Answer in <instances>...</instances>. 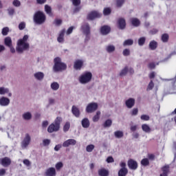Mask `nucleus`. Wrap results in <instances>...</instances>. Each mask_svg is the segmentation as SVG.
I'll list each match as a JSON object with an SVG mask.
<instances>
[{
    "label": "nucleus",
    "mask_w": 176,
    "mask_h": 176,
    "mask_svg": "<svg viewBox=\"0 0 176 176\" xmlns=\"http://www.w3.org/2000/svg\"><path fill=\"white\" fill-rule=\"evenodd\" d=\"M29 36L25 34L22 38H19L16 42V52L18 54H23L24 52L30 50V43L28 41Z\"/></svg>",
    "instance_id": "obj_1"
},
{
    "label": "nucleus",
    "mask_w": 176,
    "mask_h": 176,
    "mask_svg": "<svg viewBox=\"0 0 176 176\" xmlns=\"http://www.w3.org/2000/svg\"><path fill=\"white\" fill-rule=\"evenodd\" d=\"M53 72H63L67 69V64L61 61V58L56 57L54 59Z\"/></svg>",
    "instance_id": "obj_2"
},
{
    "label": "nucleus",
    "mask_w": 176,
    "mask_h": 176,
    "mask_svg": "<svg viewBox=\"0 0 176 176\" xmlns=\"http://www.w3.org/2000/svg\"><path fill=\"white\" fill-rule=\"evenodd\" d=\"M33 21L37 25H42L46 21V14L43 11H36L33 15Z\"/></svg>",
    "instance_id": "obj_3"
},
{
    "label": "nucleus",
    "mask_w": 176,
    "mask_h": 176,
    "mask_svg": "<svg viewBox=\"0 0 176 176\" xmlns=\"http://www.w3.org/2000/svg\"><path fill=\"white\" fill-rule=\"evenodd\" d=\"M63 122V118L61 117H57L53 123H52L47 128L48 133H56L60 130V125Z\"/></svg>",
    "instance_id": "obj_4"
},
{
    "label": "nucleus",
    "mask_w": 176,
    "mask_h": 176,
    "mask_svg": "<svg viewBox=\"0 0 176 176\" xmlns=\"http://www.w3.org/2000/svg\"><path fill=\"white\" fill-rule=\"evenodd\" d=\"M93 78V74L91 72H85L82 73L78 78V82L81 83V85H87V83H90L91 82V79Z\"/></svg>",
    "instance_id": "obj_5"
},
{
    "label": "nucleus",
    "mask_w": 176,
    "mask_h": 176,
    "mask_svg": "<svg viewBox=\"0 0 176 176\" xmlns=\"http://www.w3.org/2000/svg\"><path fill=\"white\" fill-rule=\"evenodd\" d=\"M127 164L124 162H121L120 163V166L121 168L118 170V176H126L129 174V169L126 168Z\"/></svg>",
    "instance_id": "obj_6"
},
{
    "label": "nucleus",
    "mask_w": 176,
    "mask_h": 176,
    "mask_svg": "<svg viewBox=\"0 0 176 176\" xmlns=\"http://www.w3.org/2000/svg\"><path fill=\"white\" fill-rule=\"evenodd\" d=\"M80 30L82 34H91V28H90V24L87 22H82L80 25Z\"/></svg>",
    "instance_id": "obj_7"
},
{
    "label": "nucleus",
    "mask_w": 176,
    "mask_h": 176,
    "mask_svg": "<svg viewBox=\"0 0 176 176\" xmlns=\"http://www.w3.org/2000/svg\"><path fill=\"white\" fill-rule=\"evenodd\" d=\"M102 14H100L98 11L94 10L90 12L87 15V20L88 21H93V20H96V19H100L101 17Z\"/></svg>",
    "instance_id": "obj_8"
},
{
    "label": "nucleus",
    "mask_w": 176,
    "mask_h": 176,
    "mask_svg": "<svg viewBox=\"0 0 176 176\" xmlns=\"http://www.w3.org/2000/svg\"><path fill=\"white\" fill-rule=\"evenodd\" d=\"M97 109H98V104L96 102H91L87 104L85 111L87 113H93V112H95Z\"/></svg>",
    "instance_id": "obj_9"
},
{
    "label": "nucleus",
    "mask_w": 176,
    "mask_h": 176,
    "mask_svg": "<svg viewBox=\"0 0 176 176\" xmlns=\"http://www.w3.org/2000/svg\"><path fill=\"white\" fill-rule=\"evenodd\" d=\"M30 142H31V136L29 133H26L23 140L21 143L22 149H25L30 145Z\"/></svg>",
    "instance_id": "obj_10"
},
{
    "label": "nucleus",
    "mask_w": 176,
    "mask_h": 176,
    "mask_svg": "<svg viewBox=\"0 0 176 176\" xmlns=\"http://www.w3.org/2000/svg\"><path fill=\"white\" fill-rule=\"evenodd\" d=\"M126 19L124 18L120 17L117 20V28L118 30H126Z\"/></svg>",
    "instance_id": "obj_11"
},
{
    "label": "nucleus",
    "mask_w": 176,
    "mask_h": 176,
    "mask_svg": "<svg viewBox=\"0 0 176 176\" xmlns=\"http://www.w3.org/2000/svg\"><path fill=\"white\" fill-rule=\"evenodd\" d=\"M127 166L130 170H137L138 168V162L133 159H129L127 162Z\"/></svg>",
    "instance_id": "obj_12"
},
{
    "label": "nucleus",
    "mask_w": 176,
    "mask_h": 176,
    "mask_svg": "<svg viewBox=\"0 0 176 176\" xmlns=\"http://www.w3.org/2000/svg\"><path fill=\"white\" fill-rule=\"evenodd\" d=\"M100 32L101 35L105 36L111 33V26L104 25L100 27Z\"/></svg>",
    "instance_id": "obj_13"
},
{
    "label": "nucleus",
    "mask_w": 176,
    "mask_h": 176,
    "mask_svg": "<svg viewBox=\"0 0 176 176\" xmlns=\"http://www.w3.org/2000/svg\"><path fill=\"white\" fill-rule=\"evenodd\" d=\"M0 164L3 166V167H9L10 164H12V160L8 157H5L3 158L0 159Z\"/></svg>",
    "instance_id": "obj_14"
},
{
    "label": "nucleus",
    "mask_w": 176,
    "mask_h": 176,
    "mask_svg": "<svg viewBox=\"0 0 176 176\" xmlns=\"http://www.w3.org/2000/svg\"><path fill=\"white\" fill-rule=\"evenodd\" d=\"M45 176H56L57 175V171L56 170V168L50 167L45 170L44 173Z\"/></svg>",
    "instance_id": "obj_15"
},
{
    "label": "nucleus",
    "mask_w": 176,
    "mask_h": 176,
    "mask_svg": "<svg viewBox=\"0 0 176 176\" xmlns=\"http://www.w3.org/2000/svg\"><path fill=\"white\" fill-rule=\"evenodd\" d=\"M125 105L129 109H131L135 105V99L134 98H129L125 101Z\"/></svg>",
    "instance_id": "obj_16"
},
{
    "label": "nucleus",
    "mask_w": 176,
    "mask_h": 176,
    "mask_svg": "<svg viewBox=\"0 0 176 176\" xmlns=\"http://www.w3.org/2000/svg\"><path fill=\"white\" fill-rule=\"evenodd\" d=\"M83 67V60L81 59H78L74 62V68L76 71H80Z\"/></svg>",
    "instance_id": "obj_17"
},
{
    "label": "nucleus",
    "mask_w": 176,
    "mask_h": 176,
    "mask_svg": "<svg viewBox=\"0 0 176 176\" xmlns=\"http://www.w3.org/2000/svg\"><path fill=\"white\" fill-rule=\"evenodd\" d=\"M69 145H76V141L75 139H68L63 143L62 146H63V148H68Z\"/></svg>",
    "instance_id": "obj_18"
},
{
    "label": "nucleus",
    "mask_w": 176,
    "mask_h": 176,
    "mask_svg": "<svg viewBox=\"0 0 176 176\" xmlns=\"http://www.w3.org/2000/svg\"><path fill=\"white\" fill-rule=\"evenodd\" d=\"M10 104V99L5 96L0 98V105L1 107H8Z\"/></svg>",
    "instance_id": "obj_19"
},
{
    "label": "nucleus",
    "mask_w": 176,
    "mask_h": 176,
    "mask_svg": "<svg viewBox=\"0 0 176 176\" xmlns=\"http://www.w3.org/2000/svg\"><path fill=\"white\" fill-rule=\"evenodd\" d=\"M72 113L76 117L79 118L80 116V110L76 106L73 105L72 107Z\"/></svg>",
    "instance_id": "obj_20"
},
{
    "label": "nucleus",
    "mask_w": 176,
    "mask_h": 176,
    "mask_svg": "<svg viewBox=\"0 0 176 176\" xmlns=\"http://www.w3.org/2000/svg\"><path fill=\"white\" fill-rule=\"evenodd\" d=\"M162 171L163 172L160 175V176H168V173H170V166L165 165L162 168Z\"/></svg>",
    "instance_id": "obj_21"
},
{
    "label": "nucleus",
    "mask_w": 176,
    "mask_h": 176,
    "mask_svg": "<svg viewBox=\"0 0 176 176\" xmlns=\"http://www.w3.org/2000/svg\"><path fill=\"white\" fill-rule=\"evenodd\" d=\"M81 126L83 127V129H89V127H90V120H89V118H83L81 120Z\"/></svg>",
    "instance_id": "obj_22"
},
{
    "label": "nucleus",
    "mask_w": 176,
    "mask_h": 176,
    "mask_svg": "<svg viewBox=\"0 0 176 176\" xmlns=\"http://www.w3.org/2000/svg\"><path fill=\"white\" fill-rule=\"evenodd\" d=\"M130 21L131 24L133 27H140V25H141V21H140V19H138V18H131L130 19Z\"/></svg>",
    "instance_id": "obj_23"
},
{
    "label": "nucleus",
    "mask_w": 176,
    "mask_h": 176,
    "mask_svg": "<svg viewBox=\"0 0 176 176\" xmlns=\"http://www.w3.org/2000/svg\"><path fill=\"white\" fill-rule=\"evenodd\" d=\"M35 79L37 80H43V78H45V74L42 72H36L34 74Z\"/></svg>",
    "instance_id": "obj_24"
},
{
    "label": "nucleus",
    "mask_w": 176,
    "mask_h": 176,
    "mask_svg": "<svg viewBox=\"0 0 176 176\" xmlns=\"http://www.w3.org/2000/svg\"><path fill=\"white\" fill-rule=\"evenodd\" d=\"M99 176H108L109 175V170L105 169V168H102L98 170Z\"/></svg>",
    "instance_id": "obj_25"
},
{
    "label": "nucleus",
    "mask_w": 176,
    "mask_h": 176,
    "mask_svg": "<svg viewBox=\"0 0 176 176\" xmlns=\"http://www.w3.org/2000/svg\"><path fill=\"white\" fill-rule=\"evenodd\" d=\"M65 34V30H61L58 38H57V41L59 43H64V35Z\"/></svg>",
    "instance_id": "obj_26"
},
{
    "label": "nucleus",
    "mask_w": 176,
    "mask_h": 176,
    "mask_svg": "<svg viewBox=\"0 0 176 176\" xmlns=\"http://www.w3.org/2000/svg\"><path fill=\"white\" fill-rule=\"evenodd\" d=\"M148 47H149L150 50H156V49H157V41L155 40L150 41V43L148 44Z\"/></svg>",
    "instance_id": "obj_27"
},
{
    "label": "nucleus",
    "mask_w": 176,
    "mask_h": 176,
    "mask_svg": "<svg viewBox=\"0 0 176 176\" xmlns=\"http://www.w3.org/2000/svg\"><path fill=\"white\" fill-rule=\"evenodd\" d=\"M4 45L7 47H10V46L13 45L12 38H10V36H7L4 38Z\"/></svg>",
    "instance_id": "obj_28"
},
{
    "label": "nucleus",
    "mask_w": 176,
    "mask_h": 176,
    "mask_svg": "<svg viewBox=\"0 0 176 176\" xmlns=\"http://www.w3.org/2000/svg\"><path fill=\"white\" fill-rule=\"evenodd\" d=\"M22 118L24 120H31L32 119V114L30 111H28L22 115Z\"/></svg>",
    "instance_id": "obj_29"
},
{
    "label": "nucleus",
    "mask_w": 176,
    "mask_h": 176,
    "mask_svg": "<svg viewBox=\"0 0 176 176\" xmlns=\"http://www.w3.org/2000/svg\"><path fill=\"white\" fill-rule=\"evenodd\" d=\"M50 87L54 91H57L60 89V84L57 82H53L51 83Z\"/></svg>",
    "instance_id": "obj_30"
},
{
    "label": "nucleus",
    "mask_w": 176,
    "mask_h": 176,
    "mask_svg": "<svg viewBox=\"0 0 176 176\" xmlns=\"http://www.w3.org/2000/svg\"><path fill=\"white\" fill-rule=\"evenodd\" d=\"M129 72V66H125L120 72L119 76H126Z\"/></svg>",
    "instance_id": "obj_31"
},
{
    "label": "nucleus",
    "mask_w": 176,
    "mask_h": 176,
    "mask_svg": "<svg viewBox=\"0 0 176 176\" xmlns=\"http://www.w3.org/2000/svg\"><path fill=\"white\" fill-rule=\"evenodd\" d=\"M116 50V47H115V45H109L106 47V51L107 52V53H113Z\"/></svg>",
    "instance_id": "obj_32"
},
{
    "label": "nucleus",
    "mask_w": 176,
    "mask_h": 176,
    "mask_svg": "<svg viewBox=\"0 0 176 176\" xmlns=\"http://www.w3.org/2000/svg\"><path fill=\"white\" fill-rule=\"evenodd\" d=\"M142 129L143 131H144V133H151V127L149 126V125L146 124H143L142 125Z\"/></svg>",
    "instance_id": "obj_33"
},
{
    "label": "nucleus",
    "mask_w": 176,
    "mask_h": 176,
    "mask_svg": "<svg viewBox=\"0 0 176 176\" xmlns=\"http://www.w3.org/2000/svg\"><path fill=\"white\" fill-rule=\"evenodd\" d=\"M44 10L47 14L52 16V7L47 4L45 5Z\"/></svg>",
    "instance_id": "obj_34"
},
{
    "label": "nucleus",
    "mask_w": 176,
    "mask_h": 176,
    "mask_svg": "<svg viewBox=\"0 0 176 176\" xmlns=\"http://www.w3.org/2000/svg\"><path fill=\"white\" fill-rule=\"evenodd\" d=\"M134 43V40L131 38H129L125 40L123 43V46H131Z\"/></svg>",
    "instance_id": "obj_35"
},
{
    "label": "nucleus",
    "mask_w": 176,
    "mask_h": 176,
    "mask_svg": "<svg viewBox=\"0 0 176 176\" xmlns=\"http://www.w3.org/2000/svg\"><path fill=\"white\" fill-rule=\"evenodd\" d=\"M63 167H64L63 162H58L55 164V170H56V171H60Z\"/></svg>",
    "instance_id": "obj_36"
},
{
    "label": "nucleus",
    "mask_w": 176,
    "mask_h": 176,
    "mask_svg": "<svg viewBox=\"0 0 176 176\" xmlns=\"http://www.w3.org/2000/svg\"><path fill=\"white\" fill-rule=\"evenodd\" d=\"M140 164L143 167H148L149 166V159L144 158L141 160Z\"/></svg>",
    "instance_id": "obj_37"
},
{
    "label": "nucleus",
    "mask_w": 176,
    "mask_h": 176,
    "mask_svg": "<svg viewBox=\"0 0 176 176\" xmlns=\"http://www.w3.org/2000/svg\"><path fill=\"white\" fill-rule=\"evenodd\" d=\"M146 41V37L142 36L138 38V43L139 46H144L145 45V42Z\"/></svg>",
    "instance_id": "obj_38"
},
{
    "label": "nucleus",
    "mask_w": 176,
    "mask_h": 176,
    "mask_svg": "<svg viewBox=\"0 0 176 176\" xmlns=\"http://www.w3.org/2000/svg\"><path fill=\"white\" fill-rule=\"evenodd\" d=\"M170 36H168V34L164 33L162 35L161 39L164 43H166V42H168Z\"/></svg>",
    "instance_id": "obj_39"
},
{
    "label": "nucleus",
    "mask_w": 176,
    "mask_h": 176,
    "mask_svg": "<svg viewBox=\"0 0 176 176\" xmlns=\"http://www.w3.org/2000/svg\"><path fill=\"white\" fill-rule=\"evenodd\" d=\"M124 135V134L122 131H116L114 132V136L116 137V138H118V139L122 138Z\"/></svg>",
    "instance_id": "obj_40"
},
{
    "label": "nucleus",
    "mask_w": 176,
    "mask_h": 176,
    "mask_svg": "<svg viewBox=\"0 0 176 176\" xmlns=\"http://www.w3.org/2000/svg\"><path fill=\"white\" fill-rule=\"evenodd\" d=\"M112 13V9L109 7L104 8L103 10L104 16H109Z\"/></svg>",
    "instance_id": "obj_41"
},
{
    "label": "nucleus",
    "mask_w": 176,
    "mask_h": 176,
    "mask_svg": "<svg viewBox=\"0 0 176 176\" xmlns=\"http://www.w3.org/2000/svg\"><path fill=\"white\" fill-rule=\"evenodd\" d=\"M111 126H112V120H106L103 124V127H104V129H107V127H111Z\"/></svg>",
    "instance_id": "obj_42"
},
{
    "label": "nucleus",
    "mask_w": 176,
    "mask_h": 176,
    "mask_svg": "<svg viewBox=\"0 0 176 176\" xmlns=\"http://www.w3.org/2000/svg\"><path fill=\"white\" fill-rule=\"evenodd\" d=\"M126 0H116V8H122Z\"/></svg>",
    "instance_id": "obj_43"
},
{
    "label": "nucleus",
    "mask_w": 176,
    "mask_h": 176,
    "mask_svg": "<svg viewBox=\"0 0 176 176\" xmlns=\"http://www.w3.org/2000/svg\"><path fill=\"white\" fill-rule=\"evenodd\" d=\"M8 93H9L8 88H5L4 87H0V94H1V96H3V95H5Z\"/></svg>",
    "instance_id": "obj_44"
},
{
    "label": "nucleus",
    "mask_w": 176,
    "mask_h": 176,
    "mask_svg": "<svg viewBox=\"0 0 176 176\" xmlns=\"http://www.w3.org/2000/svg\"><path fill=\"white\" fill-rule=\"evenodd\" d=\"M100 115H101V111H98L96 114L93 117V122H98L100 120Z\"/></svg>",
    "instance_id": "obj_45"
},
{
    "label": "nucleus",
    "mask_w": 176,
    "mask_h": 176,
    "mask_svg": "<svg viewBox=\"0 0 176 176\" xmlns=\"http://www.w3.org/2000/svg\"><path fill=\"white\" fill-rule=\"evenodd\" d=\"M53 24H54V25H56V27H60V25H61V24H63V20L61 19H55Z\"/></svg>",
    "instance_id": "obj_46"
},
{
    "label": "nucleus",
    "mask_w": 176,
    "mask_h": 176,
    "mask_svg": "<svg viewBox=\"0 0 176 176\" xmlns=\"http://www.w3.org/2000/svg\"><path fill=\"white\" fill-rule=\"evenodd\" d=\"M1 34L2 35H3V36H6V35L9 34V28L8 27L3 28L1 30Z\"/></svg>",
    "instance_id": "obj_47"
},
{
    "label": "nucleus",
    "mask_w": 176,
    "mask_h": 176,
    "mask_svg": "<svg viewBox=\"0 0 176 176\" xmlns=\"http://www.w3.org/2000/svg\"><path fill=\"white\" fill-rule=\"evenodd\" d=\"M72 1L73 6H80L82 1L80 0H69Z\"/></svg>",
    "instance_id": "obj_48"
},
{
    "label": "nucleus",
    "mask_w": 176,
    "mask_h": 176,
    "mask_svg": "<svg viewBox=\"0 0 176 176\" xmlns=\"http://www.w3.org/2000/svg\"><path fill=\"white\" fill-rule=\"evenodd\" d=\"M70 127H71V124L69 122H66L63 126V131L65 133H67V131L69 130Z\"/></svg>",
    "instance_id": "obj_49"
},
{
    "label": "nucleus",
    "mask_w": 176,
    "mask_h": 176,
    "mask_svg": "<svg viewBox=\"0 0 176 176\" xmlns=\"http://www.w3.org/2000/svg\"><path fill=\"white\" fill-rule=\"evenodd\" d=\"M140 119H141V120H144L146 122H148V120H149V119H151V117H149V116H148L146 114H143L140 116Z\"/></svg>",
    "instance_id": "obj_50"
},
{
    "label": "nucleus",
    "mask_w": 176,
    "mask_h": 176,
    "mask_svg": "<svg viewBox=\"0 0 176 176\" xmlns=\"http://www.w3.org/2000/svg\"><path fill=\"white\" fill-rule=\"evenodd\" d=\"M76 8H74L73 10V14H76V13H79V12H80L82 7L78 6H75Z\"/></svg>",
    "instance_id": "obj_51"
},
{
    "label": "nucleus",
    "mask_w": 176,
    "mask_h": 176,
    "mask_svg": "<svg viewBox=\"0 0 176 176\" xmlns=\"http://www.w3.org/2000/svg\"><path fill=\"white\" fill-rule=\"evenodd\" d=\"M94 149V144H89L86 147L87 152H93Z\"/></svg>",
    "instance_id": "obj_52"
},
{
    "label": "nucleus",
    "mask_w": 176,
    "mask_h": 176,
    "mask_svg": "<svg viewBox=\"0 0 176 176\" xmlns=\"http://www.w3.org/2000/svg\"><path fill=\"white\" fill-rule=\"evenodd\" d=\"M147 67L148 69H155L156 68V64L154 62H151L148 64Z\"/></svg>",
    "instance_id": "obj_53"
},
{
    "label": "nucleus",
    "mask_w": 176,
    "mask_h": 176,
    "mask_svg": "<svg viewBox=\"0 0 176 176\" xmlns=\"http://www.w3.org/2000/svg\"><path fill=\"white\" fill-rule=\"evenodd\" d=\"M19 30H20V31H23V30H24L25 28V22L23 21V22H21L19 24Z\"/></svg>",
    "instance_id": "obj_54"
},
{
    "label": "nucleus",
    "mask_w": 176,
    "mask_h": 176,
    "mask_svg": "<svg viewBox=\"0 0 176 176\" xmlns=\"http://www.w3.org/2000/svg\"><path fill=\"white\" fill-rule=\"evenodd\" d=\"M12 5H14L15 8H19V6H21V2H20L19 0H14Z\"/></svg>",
    "instance_id": "obj_55"
},
{
    "label": "nucleus",
    "mask_w": 176,
    "mask_h": 176,
    "mask_svg": "<svg viewBox=\"0 0 176 176\" xmlns=\"http://www.w3.org/2000/svg\"><path fill=\"white\" fill-rule=\"evenodd\" d=\"M43 146H49V145H50V140L44 139L43 140Z\"/></svg>",
    "instance_id": "obj_56"
},
{
    "label": "nucleus",
    "mask_w": 176,
    "mask_h": 176,
    "mask_svg": "<svg viewBox=\"0 0 176 176\" xmlns=\"http://www.w3.org/2000/svg\"><path fill=\"white\" fill-rule=\"evenodd\" d=\"M157 32H159V30L156 29V28H153L152 30H151L148 33L150 34V35H156V34H157Z\"/></svg>",
    "instance_id": "obj_57"
},
{
    "label": "nucleus",
    "mask_w": 176,
    "mask_h": 176,
    "mask_svg": "<svg viewBox=\"0 0 176 176\" xmlns=\"http://www.w3.org/2000/svg\"><path fill=\"white\" fill-rule=\"evenodd\" d=\"M123 56L125 57H127L128 56H130V50L129 49H124L122 52Z\"/></svg>",
    "instance_id": "obj_58"
},
{
    "label": "nucleus",
    "mask_w": 176,
    "mask_h": 176,
    "mask_svg": "<svg viewBox=\"0 0 176 176\" xmlns=\"http://www.w3.org/2000/svg\"><path fill=\"white\" fill-rule=\"evenodd\" d=\"M173 149L175 150V151H173V153H174V159H173L172 163H175V160H176V142H175L173 143Z\"/></svg>",
    "instance_id": "obj_59"
},
{
    "label": "nucleus",
    "mask_w": 176,
    "mask_h": 176,
    "mask_svg": "<svg viewBox=\"0 0 176 176\" xmlns=\"http://www.w3.org/2000/svg\"><path fill=\"white\" fill-rule=\"evenodd\" d=\"M176 54V52H171L166 58H165L163 60H162V63L164 62V61H167V60H170V58L172 56H174Z\"/></svg>",
    "instance_id": "obj_60"
},
{
    "label": "nucleus",
    "mask_w": 176,
    "mask_h": 176,
    "mask_svg": "<svg viewBox=\"0 0 176 176\" xmlns=\"http://www.w3.org/2000/svg\"><path fill=\"white\" fill-rule=\"evenodd\" d=\"M131 115L132 116H137V115H138V109L134 108L133 109H132Z\"/></svg>",
    "instance_id": "obj_61"
},
{
    "label": "nucleus",
    "mask_w": 176,
    "mask_h": 176,
    "mask_svg": "<svg viewBox=\"0 0 176 176\" xmlns=\"http://www.w3.org/2000/svg\"><path fill=\"white\" fill-rule=\"evenodd\" d=\"M106 162L107 163H113V162H115V160H113V156H109L107 157Z\"/></svg>",
    "instance_id": "obj_62"
},
{
    "label": "nucleus",
    "mask_w": 176,
    "mask_h": 176,
    "mask_svg": "<svg viewBox=\"0 0 176 176\" xmlns=\"http://www.w3.org/2000/svg\"><path fill=\"white\" fill-rule=\"evenodd\" d=\"M74 28H75L74 26L69 27L66 32L67 35H71V33L74 31Z\"/></svg>",
    "instance_id": "obj_63"
},
{
    "label": "nucleus",
    "mask_w": 176,
    "mask_h": 176,
    "mask_svg": "<svg viewBox=\"0 0 176 176\" xmlns=\"http://www.w3.org/2000/svg\"><path fill=\"white\" fill-rule=\"evenodd\" d=\"M9 16H13L14 14V8H8V9Z\"/></svg>",
    "instance_id": "obj_64"
}]
</instances>
